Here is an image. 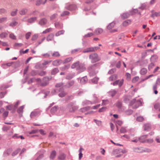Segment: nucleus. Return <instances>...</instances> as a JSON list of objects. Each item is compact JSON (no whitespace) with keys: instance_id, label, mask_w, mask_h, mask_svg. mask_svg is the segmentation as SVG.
<instances>
[{"instance_id":"obj_1","label":"nucleus","mask_w":160,"mask_h":160,"mask_svg":"<svg viewBox=\"0 0 160 160\" xmlns=\"http://www.w3.org/2000/svg\"><path fill=\"white\" fill-rule=\"evenodd\" d=\"M71 67L72 69L76 68V70L78 71L77 72L78 74L83 72L86 69L85 63H80L79 61L73 63Z\"/></svg>"},{"instance_id":"obj_2","label":"nucleus","mask_w":160,"mask_h":160,"mask_svg":"<svg viewBox=\"0 0 160 160\" xmlns=\"http://www.w3.org/2000/svg\"><path fill=\"white\" fill-rule=\"evenodd\" d=\"M79 108L78 106L76 105V102H70L67 105L66 109L70 112H74Z\"/></svg>"},{"instance_id":"obj_3","label":"nucleus","mask_w":160,"mask_h":160,"mask_svg":"<svg viewBox=\"0 0 160 160\" xmlns=\"http://www.w3.org/2000/svg\"><path fill=\"white\" fill-rule=\"evenodd\" d=\"M89 58L91 60V62L94 63L100 60L101 58L96 53H92L89 56Z\"/></svg>"},{"instance_id":"obj_4","label":"nucleus","mask_w":160,"mask_h":160,"mask_svg":"<svg viewBox=\"0 0 160 160\" xmlns=\"http://www.w3.org/2000/svg\"><path fill=\"white\" fill-rule=\"evenodd\" d=\"M52 78V77H45L43 78L42 82L40 84V86L44 87L47 86L49 83V81Z\"/></svg>"},{"instance_id":"obj_5","label":"nucleus","mask_w":160,"mask_h":160,"mask_svg":"<svg viewBox=\"0 0 160 160\" xmlns=\"http://www.w3.org/2000/svg\"><path fill=\"white\" fill-rule=\"evenodd\" d=\"M97 65V64H95L90 66L88 68V70L91 75H92V73H94V74H95V70Z\"/></svg>"},{"instance_id":"obj_6","label":"nucleus","mask_w":160,"mask_h":160,"mask_svg":"<svg viewBox=\"0 0 160 160\" xmlns=\"http://www.w3.org/2000/svg\"><path fill=\"white\" fill-rule=\"evenodd\" d=\"M65 8L69 10H73L76 9V6L74 4H67L65 6Z\"/></svg>"},{"instance_id":"obj_7","label":"nucleus","mask_w":160,"mask_h":160,"mask_svg":"<svg viewBox=\"0 0 160 160\" xmlns=\"http://www.w3.org/2000/svg\"><path fill=\"white\" fill-rule=\"evenodd\" d=\"M133 14V13L129 11V12L123 13L121 16V18L122 19H125L128 18L130 15Z\"/></svg>"},{"instance_id":"obj_8","label":"nucleus","mask_w":160,"mask_h":160,"mask_svg":"<svg viewBox=\"0 0 160 160\" xmlns=\"http://www.w3.org/2000/svg\"><path fill=\"white\" fill-rule=\"evenodd\" d=\"M41 112V111H40L37 110H35L31 113L30 117L31 118H33L39 114Z\"/></svg>"},{"instance_id":"obj_9","label":"nucleus","mask_w":160,"mask_h":160,"mask_svg":"<svg viewBox=\"0 0 160 160\" xmlns=\"http://www.w3.org/2000/svg\"><path fill=\"white\" fill-rule=\"evenodd\" d=\"M17 19V18H13L12 19V22L10 23L9 26L11 27H13L16 26L18 23V22L16 21Z\"/></svg>"},{"instance_id":"obj_10","label":"nucleus","mask_w":160,"mask_h":160,"mask_svg":"<svg viewBox=\"0 0 160 160\" xmlns=\"http://www.w3.org/2000/svg\"><path fill=\"white\" fill-rule=\"evenodd\" d=\"M123 79L120 81L119 80H117L112 83L113 85L115 86L118 84L119 87H120L123 84Z\"/></svg>"},{"instance_id":"obj_11","label":"nucleus","mask_w":160,"mask_h":160,"mask_svg":"<svg viewBox=\"0 0 160 160\" xmlns=\"http://www.w3.org/2000/svg\"><path fill=\"white\" fill-rule=\"evenodd\" d=\"M62 63V61L60 59L54 60L52 62V64L54 66H58Z\"/></svg>"},{"instance_id":"obj_12","label":"nucleus","mask_w":160,"mask_h":160,"mask_svg":"<svg viewBox=\"0 0 160 160\" xmlns=\"http://www.w3.org/2000/svg\"><path fill=\"white\" fill-rule=\"evenodd\" d=\"M63 88H60L59 90V92L61 91V92L59 93L58 96L60 97H63L66 95L67 94L66 92L63 91Z\"/></svg>"},{"instance_id":"obj_13","label":"nucleus","mask_w":160,"mask_h":160,"mask_svg":"<svg viewBox=\"0 0 160 160\" xmlns=\"http://www.w3.org/2000/svg\"><path fill=\"white\" fill-rule=\"evenodd\" d=\"M74 83V82L73 80H71L68 82L66 84L63 86L66 88H68L72 86Z\"/></svg>"},{"instance_id":"obj_14","label":"nucleus","mask_w":160,"mask_h":160,"mask_svg":"<svg viewBox=\"0 0 160 160\" xmlns=\"http://www.w3.org/2000/svg\"><path fill=\"white\" fill-rule=\"evenodd\" d=\"M55 27L59 29H62L63 28V24L61 22H57L54 23Z\"/></svg>"},{"instance_id":"obj_15","label":"nucleus","mask_w":160,"mask_h":160,"mask_svg":"<svg viewBox=\"0 0 160 160\" xmlns=\"http://www.w3.org/2000/svg\"><path fill=\"white\" fill-rule=\"evenodd\" d=\"M47 22V20L45 18L41 19L39 22V24L41 26H43L46 24Z\"/></svg>"},{"instance_id":"obj_16","label":"nucleus","mask_w":160,"mask_h":160,"mask_svg":"<svg viewBox=\"0 0 160 160\" xmlns=\"http://www.w3.org/2000/svg\"><path fill=\"white\" fill-rule=\"evenodd\" d=\"M148 136V135H145L139 137V141L142 143L145 142L146 139L147 138Z\"/></svg>"},{"instance_id":"obj_17","label":"nucleus","mask_w":160,"mask_h":160,"mask_svg":"<svg viewBox=\"0 0 160 160\" xmlns=\"http://www.w3.org/2000/svg\"><path fill=\"white\" fill-rule=\"evenodd\" d=\"M118 91L115 89H112L108 92V94L112 97H113L117 92Z\"/></svg>"},{"instance_id":"obj_18","label":"nucleus","mask_w":160,"mask_h":160,"mask_svg":"<svg viewBox=\"0 0 160 160\" xmlns=\"http://www.w3.org/2000/svg\"><path fill=\"white\" fill-rule=\"evenodd\" d=\"M142 105V102L141 100H137L135 103V105L133 106V108L135 109L139 107V106Z\"/></svg>"},{"instance_id":"obj_19","label":"nucleus","mask_w":160,"mask_h":160,"mask_svg":"<svg viewBox=\"0 0 160 160\" xmlns=\"http://www.w3.org/2000/svg\"><path fill=\"white\" fill-rule=\"evenodd\" d=\"M88 81V78L86 76L80 78V83L82 84L86 83Z\"/></svg>"},{"instance_id":"obj_20","label":"nucleus","mask_w":160,"mask_h":160,"mask_svg":"<svg viewBox=\"0 0 160 160\" xmlns=\"http://www.w3.org/2000/svg\"><path fill=\"white\" fill-rule=\"evenodd\" d=\"M75 76V73H69L67 75L66 78L67 79L70 80L73 78Z\"/></svg>"},{"instance_id":"obj_21","label":"nucleus","mask_w":160,"mask_h":160,"mask_svg":"<svg viewBox=\"0 0 160 160\" xmlns=\"http://www.w3.org/2000/svg\"><path fill=\"white\" fill-rule=\"evenodd\" d=\"M53 34L52 33H51L47 37L46 40L47 41L49 42V41L52 40L53 39Z\"/></svg>"},{"instance_id":"obj_22","label":"nucleus","mask_w":160,"mask_h":160,"mask_svg":"<svg viewBox=\"0 0 160 160\" xmlns=\"http://www.w3.org/2000/svg\"><path fill=\"white\" fill-rule=\"evenodd\" d=\"M94 52V49L92 47H90L87 48L86 49H84L83 51V52L84 53H87L89 52Z\"/></svg>"},{"instance_id":"obj_23","label":"nucleus","mask_w":160,"mask_h":160,"mask_svg":"<svg viewBox=\"0 0 160 160\" xmlns=\"http://www.w3.org/2000/svg\"><path fill=\"white\" fill-rule=\"evenodd\" d=\"M37 18L36 17H32L28 19L27 22L28 23H32L34 22L37 20Z\"/></svg>"},{"instance_id":"obj_24","label":"nucleus","mask_w":160,"mask_h":160,"mask_svg":"<svg viewBox=\"0 0 160 160\" xmlns=\"http://www.w3.org/2000/svg\"><path fill=\"white\" fill-rule=\"evenodd\" d=\"M115 23L114 22H112L110 23L107 26V28L108 30H110L114 27L115 25Z\"/></svg>"},{"instance_id":"obj_25","label":"nucleus","mask_w":160,"mask_h":160,"mask_svg":"<svg viewBox=\"0 0 160 160\" xmlns=\"http://www.w3.org/2000/svg\"><path fill=\"white\" fill-rule=\"evenodd\" d=\"M56 155V152L55 150H53L51 152L50 156V158L51 159H53Z\"/></svg>"},{"instance_id":"obj_26","label":"nucleus","mask_w":160,"mask_h":160,"mask_svg":"<svg viewBox=\"0 0 160 160\" xmlns=\"http://www.w3.org/2000/svg\"><path fill=\"white\" fill-rule=\"evenodd\" d=\"M11 152V149H8L5 151L3 153V156L4 157H7V156L9 155Z\"/></svg>"},{"instance_id":"obj_27","label":"nucleus","mask_w":160,"mask_h":160,"mask_svg":"<svg viewBox=\"0 0 160 160\" xmlns=\"http://www.w3.org/2000/svg\"><path fill=\"white\" fill-rule=\"evenodd\" d=\"M142 147H139V148H133V150L134 152H139V153H141V151H142Z\"/></svg>"},{"instance_id":"obj_28","label":"nucleus","mask_w":160,"mask_h":160,"mask_svg":"<svg viewBox=\"0 0 160 160\" xmlns=\"http://www.w3.org/2000/svg\"><path fill=\"white\" fill-rule=\"evenodd\" d=\"M90 107H89V106L85 107L83 108H81L79 110V111L80 112H85L86 111H88L90 109Z\"/></svg>"},{"instance_id":"obj_29","label":"nucleus","mask_w":160,"mask_h":160,"mask_svg":"<svg viewBox=\"0 0 160 160\" xmlns=\"http://www.w3.org/2000/svg\"><path fill=\"white\" fill-rule=\"evenodd\" d=\"M28 12V9L26 8H23L19 12V13L21 15H24Z\"/></svg>"},{"instance_id":"obj_30","label":"nucleus","mask_w":160,"mask_h":160,"mask_svg":"<svg viewBox=\"0 0 160 160\" xmlns=\"http://www.w3.org/2000/svg\"><path fill=\"white\" fill-rule=\"evenodd\" d=\"M59 72V70L57 68H55L52 69L51 72V74L54 75L56 74Z\"/></svg>"},{"instance_id":"obj_31","label":"nucleus","mask_w":160,"mask_h":160,"mask_svg":"<svg viewBox=\"0 0 160 160\" xmlns=\"http://www.w3.org/2000/svg\"><path fill=\"white\" fill-rule=\"evenodd\" d=\"M151 128V125L148 123L145 124L144 126V129L145 131L148 130Z\"/></svg>"},{"instance_id":"obj_32","label":"nucleus","mask_w":160,"mask_h":160,"mask_svg":"<svg viewBox=\"0 0 160 160\" xmlns=\"http://www.w3.org/2000/svg\"><path fill=\"white\" fill-rule=\"evenodd\" d=\"M64 32L65 31L64 30H60L57 32L55 35L56 36L58 37L60 35L63 34Z\"/></svg>"},{"instance_id":"obj_33","label":"nucleus","mask_w":160,"mask_h":160,"mask_svg":"<svg viewBox=\"0 0 160 160\" xmlns=\"http://www.w3.org/2000/svg\"><path fill=\"white\" fill-rule=\"evenodd\" d=\"M24 108V105L20 107L17 110V112L20 114L21 113H22L23 112V109Z\"/></svg>"},{"instance_id":"obj_34","label":"nucleus","mask_w":160,"mask_h":160,"mask_svg":"<svg viewBox=\"0 0 160 160\" xmlns=\"http://www.w3.org/2000/svg\"><path fill=\"white\" fill-rule=\"evenodd\" d=\"M102 32L103 30L102 28H98L95 30V33L96 34H99L101 33Z\"/></svg>"},{"instance_id":"obj_35","label":"nucleus","mask_w":160,"mask_h":160,"mask_svg":"<svg viewBox=\"0 0 160 160\" xmlns=\"http://www.w3.org/2000/svg\"><path fill=\"white\" fill-rule=\"evenodd\" d=\"M160 16V12H154L151 15V17L154 18L155 17H159Z\"/></svg>"},{"instance_id":"obj_36","label":"nucleus","mask_w":160,"mask_h":160,"mask_svg":"<svg viewBox=\"0 0 160 160\" xmlns=\"http://www.w3.org/2000/svg\"><path fill=\"white\" fill-rule=\"evenodd\" d=\"M98 80L99 78H98L95 77L94 78L91 79V81L93 84H96L97 83Z\"/></svg>"},{"instance_id":"obj_37","label":"nucleus","mask_w":160,"mask_h":160,"mask_svg":"<svg viewBox=\"0 0 160 160\" xmlns=\"http://www.w3.org/2000/svg\"><path fill=\"white\" fill-rule=\"evenodd\" d=\"M117 75L116 74H113V75L109 77V81H112L117 79Z\"/></svg>"},{"instance_id":"obj_38","label":"nucleus","mask_w":160,"mask_h":160,"mask_svg":"<svg viewBox=\"0 0 160 160\" xmlns=\"http://www.w3.org/2000/svg\"><path fill=\"white\" fill-rule=\"evenodd\" d=\"M58 107L57 106H55L52 107L50 110L52 114L55 113L57 110Z\"/></svg>"},{"instance_id":"obj_39","label":"nucleus","mask_w":160,"mask_h":160,"mask_svg":"<svg viewBox=\"0 0 160 160\" xmlns=\"http://www.w3.org/2000/svg\"><path fill=\"white\" fill-rule=\"evenodd\" d=\"M72 59V57H69L68 58L66 59H65L62 62L63 64H65L66 63H68Z\"/></svg>"},{"instance_id":"obj_40","label":"nucleus","mask_w":160,"mask_h":160,"mask_svg":"<svg viewBox=\"0 0 160 160\" xmlns=\"http://www.w3.org/2000/svg\"><path fill=\"white\" fill-rule=\"evenodd\" d=\"M21 149L20 148H18L15 150L13 152L12 154V156H14L17 154L20 151Z\"/></svg>"},{"instance_id":"obj_41","label":"nucleus","mask_w":160,"mask_h":160,"mask_svg":"<svg viewBox=\"0 0 160 160\" xmlns=\"http://www.w3.org/2000/svg\"><path fill=\"white\" fill-rule=\"evenodd\" d=\"M131 21L130 20H127L124 22L122 23L123 25L124 26H126L130 24Z\"/></svg>"},{"instance_id":"obj_42","label":"nucleus","mask_w":160,"mask_h":160,"mask_svg":"<svg viewBox=\"0 0 160 160\" xmlns=\"http://www.w3.org/2000/svg\"><path fill=\"white\" fill-rule=\"evenodd\" d=\"M8 35V34L5 32H3L0 34V37L1 38H3L6 37Z\"/></svg>"},{"instance_id":"obj_43","label":"nucleus","mask_w":160,"mask_h":160,"mask_svg":"<svg viewBox=\"0 0 160 160\" xmlns=\"http://www.w3.org/2000/svg\"><path fill=\"white\" fill-rule=\"evenodd\" d=\"M93 120L98 126H100L101 125L102 122L101 121L96 119H94Z\"/></svg>"},{"instance_id":"obj_44","label":"nucleus","mask_w":160,"mask_h":160,"mask_svg":"<svg viewBox=\"0 0 160 160\" xmlns=\"http://www.w3.org/2000/svg\"><path fill=\"white\" fill-rule=\"evenodd\" d=\"M92 103L90 101L86 100L82 102V105L84 106Z\"/></svg>"},{"instance_id":"obj_45","label":"nucleus","mask_w":160,"mask_h":160,"mask_svg":"<svg viewBox=\"0 0 160 160\" xmlns=\"http://www.w3.org/2000/svg\"><path fill=\"white\" fill-rule=\"evenodd\" d=\"M151 151V149L146 148H143L142 150V151H141V152H150Z\"/></svg>"},{"instance_id":"obj_46","label":"nucleus","mask_w":160,"mask_h":160,"mask_svg":"<svg viewBox=\"0 0 160 160\" xmlns=\"http://www.w3.org/2000/svg\"><path fill=\"white\" fill-rule=\"evenodd\" d=\"M147 71V70L146 68H143L140 71V73L142 75H144L145 74Z\"/></svg>"},{"instance_id":"obj_47","label":"nucleus","mask_w":160,"mask_h":160,"mask_svg":"<svg viewBox=\"0 0 160 160\" xmlns=\"http://www.w3.org/2000/svg\"><path fill=\"white\" fill-rule=\"evenodd\" d=\"M121 150L120 148H117L113 150L112 153L114 154H117L118 153H120V151Z\"/></svg>"},{"instance_id":"obj_48","label":"nucleus","mask_w":160,"mask_h":160,"mask_svg":"<svg viewBox=\"0 0 160 160\" xmlns=\"http://www.w3.org/2000/svg\"><path fill=\"white\" fill-rule=\"evenodd\" d=\"M116 106L118 108H121L122 106V103L121 102L118 101L116 103Z\"/></svg>"},{"instance_id":"obj_49","label":"nucleus","mask_w":160,"mask_h":160,"mask_svg":"<svg viewBox=\"0 0 160 160\" xmlns=\"http://www.w3.org/2000/svg\"><path fill=\"white\" fill-rule=\"evenodd\" d=\"M30 74L32 76H35L38 74V72L35 70H32L30 73Z\"/></svg>"},{"instance_id":"obj_50","label":"nucleus","mask_w":160,"mask_h":160,"mask_svg":"<svg viewBox=\"0 0 160 160\" xmlns=\"http://www.w3.org/2000/svg\"><path fill=\"white\" fill-rule=\"evenodd\" d=\"M70 67V65L69 64L67 65L62 68V69L63 71H64L68 69Z\"/></svg>"},{"instance_id":"obj_51","label":"nucleus","mask_w":160,"mask_h":160,"mask_svg":"<svg viewBox=\"0 0 160 160\" xmlns=\"http://www.w3.org/2000/svg\"><path fill=\"white\" fill-rule=\"evenodd\" d=\"M120 132L121 133H125L127 132L126 129V128L122 127L120 130Z\"/></svg>"},{"instance_id":"obj_52","label":"nucleus","mask_w":160,"mask_h":160,"mask_svg":"<svg viewBox=\"0 0 160 160\" xmlns=\"http://www.w3.org/2000/svg\"><path fill=\"white\" fill-rule=\"evenodd\" d=\"M65 155L64 154H62L58 157V158L60 159L63 160L65 158Z\"/></svg>"},{"instance_id":"obj_53","label":"nucleus","mask_w":160,"mask_h":160,"mask_svg":"<svg viewBox=\"0 0 160 160\" xmlns=\"http://www.w3.org/2000/svg\"><path fill=\"white\" fill-rule=\"evenodd\" d=\"M69 12L68 11H64L61 14V16H64L68 15Z\"/></svg>"},{"instance_id":"obj_54","label":"nucleus","mask_w":160,"mask_h":160,"mask_svg":"<svg viewBox=\"0 0 160 160\" xmlns=\"http://www.w3.org/2000/svg\"><path fill=\"white\" fill-rule=\"evenodd\" d=\"M58 15L56 13H54L50 17V20H51L54 19L57 17Z\"/></svg>"},{"instance_id":"obj_55","label":"nucleus","mask_w":160,"mask_h":160,"mask_svg":"<svg viewBox=\"0 0 160 160\" xmlns=\"http://www.w3.org/2000/svg\"><path fill=\"white\" fill-rule=\"evenodd\" d=\"M38 37V34H35L34 35L32 38V41L35 40L37 39Z\"/></svg>"},{"instance_id":"obj_56","label":"nucleus","mask_w":160,"mask_h":160,"mask_svg":"<svg viewBox=\"0 0 160 160\" xmlns=\"http://www.w3.org/2000/svg\"><path fill=\"white\" fill-rule=\"evenodd\" d=\"M52 30V28H47L44 31L42 32V33L43 34H45L48 32H49L50 31H51Z\"/></svg>"},{"instance_id":"obj_57","label":"nucleus","mask_w":160,"mask_h":160,"mask_svg":"<svg viewBox=\"0 0 160 160\" xmlns=\"http://www.w3.org/2000/svg\"><path fill=\"white\" fill-rule=\"evenodd\" d=\"M64 84V83L62 82H60L57 83L55 85L56 88H59L62 86Z\"/></svg>"},{"instance_id":"obj_58","label":"nucleus","mask_w":160,"mask_h":160,"mask_svg":"<svg viewBox=\"0 0 160 160\" xmlns=\"http://www.w3.org/2000/svg\"><path fill=\"white\" fill-rule=\"evenodd\" d=\"M83 149L81 147L80 149L79 150V159H81L82 157V152L81 149Z\"/></svg>"},{"instance_id":"obj_59","label":"nucleus","mask_w":160,"mask_h":160,"mask_svg":"<svg viewBox=\"0 0 160 160\" xmlns=\"http://www.w3.org/2000/svg\"><path fill=\"white\" fill-rule=\"evenodd\" d=\"M43 2L42 0H37L36 1V5L37 6L41 4H43Z\"/></svg>"},{"instance_id":"obj_60","label":"nucleus","mask_w":160,"mask_h":160,"mask_svg":"<svg viewBox=\"0 0 160 160\" xmlns=\"http://www.w3.org/2000/svg\"><path fill=\"white\" fill-rule=\"evenodd\" d=\"M46 72L45 71H42L38 73V74L40 76H42L46 74Z\"/></svg>"},{"instance_id":"obj_61","label":"nucleus","mask_w":160,"mask_h":160,"mask_svg":"<svg viewBox=\"0 0 160 160\" xmlns=\"http://www.w3.org/2000/svg\"><path fill=\"white\" fill-rule=\"evenodd\" d=\"M18 10L16 9L15 11H12L11 13V15L12 16H15L17 13Z\"/></svg>"},{"instance_id":"obj_62","label":"nucleus","mask_w":160,"mask_h":160,"mask_svg":"<svg viewBox=\"0 0 160 160\" xmlns=\"http://www.w3.org/2000/svg\"><path fill=\"white\" fill-rule=\"evenodd\" d=\"M36 79L35 78H31L28 81V84H31L32 83V82H34L35 81H36Z\"/></svg>"},{"instance_id":"obj_63","label":"nucleus","mask_w":160,"mask_h":160,"mask_svg":"<svg viewBox=\"0 0 160 160\" xmlns=\"http://www.w3.org/2000/svg\"><path fill=\"white\" fill-rule=\"evenodd\" d=\"M53 57H58L60 56V54L58 52H55L52 55Z\"/></svg>"},{"instance_id":"obj_64","label":"nucleus","mask_w":160,"mask_h":160,"mask_svg":"<svg viewBox=\"0 0 160 160\" xmlns=\"http://www.w3.org/2000/svg\"><path fill=\"white\" fill-rule=\"evenodd\" d=\"M43 157V154H41L35 159V160H41Z\"/></svg>"}]
</instances>
